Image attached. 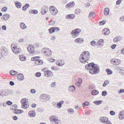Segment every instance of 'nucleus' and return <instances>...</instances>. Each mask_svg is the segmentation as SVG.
Here are the masks:
<instances>
[{
    "label": "nucleus",
    "instance_id": "1",
    "mask_svg": "<svg viewBox=\"0 0 124 124\" xmlns=\"http://www.w3.org/2000/svg\"><path fill=\"white\" fill-rule=\"evenodd\" d=\"M90 57V53L89 52L85 51L83 52L79 57L80 62L83 63H86L89 61Z\"/></svg>",
    "mask_w": 124,
    "mask_h": 124
},
{
    "label": "nucleus",
    "instance_id": "2",
    "mask_svg": "<svg viewBox=\"0 0 124 124\" xmlns=\"http://www.w3.org/2000/svg\"><path fill=\"white\" fill-rule=\"evenodd\" d=\"M92 63L93 65L92 66V68L89 70L90 73L92 74L98 73L100 71L99 66L97 64H94L93 62Z\"/></svg>",
    "mask_w": 124,
    "mask_h": 124
},
{
    "label": "nucleus",
    "instance_id": "3",
    "mask_svg": "<svg viewBox=\"0 0 124 124\" xmlns=\"http://www.w3.org/2000/svg\"><path fill=\"white\" fill-rule=\"evenodd\" d=\"M11 47L12 51L16 54H19L21 51V48H17V47L14 44H11Z\"/></svg>",
    "mask_w": 124,
    "mask_h": 124
},
{
    "label": "nucleus",
    "instance_id": "4",
    "mask_svg": "<svg viewBox=\"0 0 124 124\" xmlns=\"http://www.w3.org/2000/svg\"><path fill=\"white\" fill-rule=\"evenodd\" d=\"M81 31V30L80 29L77 28L72 31L70 33V34L73 37H77L78 35H77V34L80 33Z\"/></svg>",
    "mask_w": 124,
    "mask_h": 124
},
{
    "label": "nucleus",
    "instance_id": "5",
    "mask_svg": "<svg viewBox=\"0 0 124 124\" xmlns=\"http://www.w3.org/2000/svg\"><path fill=\"white\" fill-rule=\"evenodd\" d=\"M49 11L53 16H55L58 13V11L54 6H51L49 8Z\"/></svg>",
    "mask_w": 124,
    "mask_h": 124
},
{
    "label": "nucleus",
    "instance_id": "6",
    "mask_svg": "<svg viewBox=\"0 0 124 124\" xmlns=\"http://www.w3.org/2000/svg\"><path fill=\"white\" fill-rule=\"evenodd\" d=\"M121 62L120 60L117 59H112L111 61V64L116 65H118Z\"/></svg>",
    "mask_w": 124,
    "mask_h": 124
},
{
    "label": "nucleus",
    "instance_id": "7",
    "mask_svg": "<svg viewBox=\"0 0 124 124\" xmlns=\"http://www.w3.org/2000/svg\"><path fill=\"white\" fill-rule=\"evenodd\" d=\"M49 96L46 94H42L40 95L39 98L44 101H46L49 99Z\"/></svg>",
    "mask_w": 124,
    "mask_h": 124
},
{
    "label": "nucleus",
    "instance_id": "8",
    "mask_svg": "<svg viewBox=\"0 0 124 124\" xmlns=\"http://www.w3.org/2000/svg\"><path fill=\"white\" fill-rule=\"evenodd\" d=\"M50 120L51 121L54 122L57 124H58L59 122V120L58 119V117L55 116H51Z\"/></svg>",
    "mask_w": 124,
    "mask_h": 124
},
{
    "label": "nucleus",
    "instance_id": "9",
    "mask_svg": "<svg viewBox=\"0 0 124 124\" xmlns=\"http://www.w3.org/2000/svg\"><path fill=\"white\" fill-rule=\"evenodd\" d=\"M44 75L46 77H52L53 75V72L50 71L48 70L47 71H45L44 73Z\"/></svg>",
    "mask_w": 124,
    "mask_h": 124
},
{
    "label": "nucleus",
    "instance_id": "10",
    "mask_svg": "<svg viewBox=\"0 0 124 124\" xmlns=\"http://www.w3.org/2000/svg\"><path fill=\"white\" fill-rule=\"evenodd\" d=\"M27 50L30 53H32L34 51V46L31 45L28 46Z\"/></svg>",
    "mask_w": 124,
    "mask_h": 124
},
{
    "label": "nucleus",
    "instance_id": "11",
    "mask_svg": "<svg viewBox=\"0 0 124 124\" xmlns=\"http://www.w3.org/2000/svg\"><path fill=\"white\" fill-rule=\"evenodd\" d=\"M102 34L106 35H108L110 33L109 30L107 28L104 29L102 31Z\"/></svg>",
    "mask_w": 124,
    "mask_h": 124
},
{
    "label": "nucleus",
    "instance_id": "12",
    "mask_svg": "<svg viewBox=\"0 0 124 124\" xmlns=\"http://www.w3.org/2000/svg\"><path fill=\"white\" fill-rule=\"evenodd\" d=\"M100 119L101 122L104 123H106L108 121V118L105 116L101 117Z\"/></svg>",
    "mask_w": 124,
    "mask_h": 124
},
{
    "label": "nucleus",
    "instance_id": "13",
    "mask_svg": "<svg viewBox=\"0 0 124 124\" xmlns=\"http://www.w3.org/2000/svg\"><path fill=\"white\" fill-rule=\"evenodd\" d=\"M56 64L59 66H63L64 64V62L62 60H59L56 61Z\"/></svg>",
    "mask_w": 124,
    "mask_h": 124
},
{
    "label": "nucleus",
    "instance_id": "14",
    "mask_svg": "<svg viewBox=\"0 0 124 124\" xmlns=\"http://www.w3.org/2000/svg\"><path fill=\"white\" fill-rule=\"evenodd\" d=\"M51 30H52V31L51 32L50 31H50V33H52L54 32L55 30L58 31L60 30V28L58 27H52L49 28V31H50Z\"/></svg>",
    "mask_w": 124,
    "mask_h": 124
},
{
    "label": "nucleus",
    "instance_id": "15",
    "mask_svg": "<svg viewBox=\"0 0 124 124\" xmlns=\"http://www.w3.org/2000/svg\"><path fill=\"white\" fill-rule=\"evenodd\" d=\"M10 15L8 14H5L2 16L1 19L3 20H4L5 21L7 20L10 17Z\"/></svg>",
    "mask_w": 124,
    "mask_h": 124
},
{
    "label": "nucleus",
    "instance_id": "16",
    "mask_svg": "<svg viewBox=\"0 0 124 124\" xmlns=\"http://www.w3.org/2000/svg\"><path fill=\"white\" fill-rule=\"evenodd\" d=\"M119 118L120 119L122 120L124 118V111L119 112L118 115Z\"/></svg>",
    "mask_w": 124,
    "mask_h": 124
},
{
    "label": "nucleus",
    "instance_id": "17",
    "mask_svg": "<svg viewBox=\"0 0 124 124\" xmlns=\"http://www.w3.org/2000/svg\"><path fill=\"white\" fill-rule=\"evenodd\" d=\"M75 5V2L74 1H72L69 2L66 5L65 7L68 8L69 7H73Z\"/></svg>",
    "mask_w": 124,
    "mask_h": 124
},
{
    "label": "nucleus",
    "instance_id": "18",
    "mask_svg": "<svg viewBox=\"0 0 124 124\" xmlns=\"http://www.w3.org/2000/svg\"><path fill=\"white\" fill-rule=\"evenodd\" d=\"M74 41L77 43H82L84 42V40L82 38H78L75 40Z\"/></svg>",
    "mask_w": 124,
    "mask_h": 124
},
{
    "label": "nucleus",
    "instance_id": "19",
    "mask_svg": "<svg viewBox=\"0 0 124 124\" xmlns=\"http://www.w3.org/2000/svg\"><path fill=\"white\" fill-rule=\"evenodd\" d=\"M36 114L35 111L34 110H32L29 111L28 113V115L30 117L35 116Z\"/></svg>",
    "mask_w": 124,
    "mask_h": 124
},
{
    "label": "nucleus",
    "instance_id": "20",
    "mask_svg": "<svg viewBox=\"0 0 124 124\" xmlns=\"http://www.w3.org/2000/svg\"><path fill=\"white\" fill-rule=\"evenodd\" d=\"M18 79L20 80H23L24 79V77L23 75L21 73L18 74L17 75Z\"/></svg>",
    "mask_w": 124,
    "mask_h": 124
},
{
    "label": "nucleus",
    "instance_id": "21",
    "mask_svg": "<svg viewBox=\"0 0 124 124\" xmlns=\"http://www.w3.org/2000/svg\"><path fill=\"white\" fill-rule=\"evenodd\" d=\"M109 10L108 8H105L104 10V14L105 16L108 15L109 14Z\"/></svg>",
    "mask_w": 124,
    "mask_h": 124
},
{
    "label": "nucleus",
    "instance_id": "22",
    "mask_svg": "<svg viewBox=\"0 0 124 124\" xmlns=\"http://www.w3.org/2000/svg\"><path fill=\"white\" fill-rule=\"evenodd\" d=\"M14 3L17 8H21V7L22 4L20 2L16 1Z\"/></svg>",
    "mask_w": 124,
    "mask_h": 124
},
{
    "label": "nucleus",
    "instance_id": "23",
    "mask_svg": "<svg viewBox=\"0 0 124 124\" xmlns=\"http://www.w3.org/2000/svg\"><path fill=\"white\" fill-rule=\"evenodd\" d=\"M20 27L22 29H24L27 28V26L23 22H21L20 23Z\"/></svg>",
    "mask_w": 124,
    "mask_h": 124
},
{
    "label": "nucleus",
    "instance_id": "24",
    "mask_svg": "<svg viewBox=\"0 0 124 124\" xmlns=\"http://www.w3.org/2000/svg\"><path fill=\"white\" fill-rule=\"evenodd\" d=\"M29 105V104L28 103H23L22 104V108L25 109H26L28 108Z\"/></svg>",
    "mask_w": 124,
    "mask_h": 124
},
{
    "label": "nucleus",
    "instance_id": "25",
    "mask_svg": "<svg viewBox=\"0 0 124 124\" xmlns=\"http://www.w3.org/2000/svg\"><path fill=\"white\" fill-rule=\"evenodd\" d=\"M76 89L75 86L73 85H72L70 86L69 88V90L70 92H74Z\"/></svg>",
    "mask_w": 124,
    "mask_h": 124
},
{
    "label": "nucleus",
    "instance_id": "26",
    "mask_svg": "<svg viewBox=\"0 0 124 124\" xmlns=\"http://www.w3.org/2000/svg\"><path fill=\"white\" fill-rule=\"evenodd\" d=\"M64 103V101H59L56 104L57 107L59 108H61V107L62 105Z\"/></svg>",
    "mask_w": 124,
    "mask_h": 124
},
{
    "label": "nucleus",
    "instance_id": "27",
    "mask_svg": "<svg viewBox=\"0 0 124 124\" xmlns=\"http://www.w3.org/2000/svg\"><path fill=\"white\" fill-rule=\"evenodd\" d=\"M93 63L92 62H91L88 64H86L85 66V68L87 70H88L89 69H91L92 68V66L93 65Z\"/></svg>",
    "mask_w": 124,
    "mask_h": 124
},
{
    "label": "nucleus",
    "instance_id": "28",
    "mask_svg": "<svg viewBox=\"0 0 124 124\" xmlns=\"http://www.w3.org/2000/svg\"><path fill=\"white\" fill-rule=\"evenodd\" d=\"M104 42V40L103 39H100L97 42V45L98 46H102Z\"/></svg>",
    "mask_w": 124,
    "mask_h": 124
},
{
    "label": "nucleus",
    "instance_id": "29",
    "mask_svg": "<svg viewBox=\"0 0 124 124\" xmlns=\"http://www.w3.org/2000/svg\"><path fill=\"white\" fill-rule=\"evenodd\" d=\"M17 108V106L16 104L13 105L10 108V109L12 110L16 111Z\"/></svg>",
    "mask_w": 124,
    "mask_h": 124
},
{
    "label": "nucleus",
    "instance_id": "30",
    "mask_svg": "<svg viewBox=\"0 0 124 124\" xmlns=\"http://www.w3.org/2000/svg\"><path fill=\"white\" fill-rule=\"evenodd\" d=\"M75 17L74 15L73 14H69L67 15L66 16V19H73Z\"/></svg>",
    "mask_w": 124,
    "mask_h": 124
},
{
    "label": "nucleus",
    "instance_id": "31",
    "mask_svg": "<svg viewBox=\"0 0 124 124\" xmlns=\"http://www.w3.org/2000/svg\"><path fill=\"white\" fill-rule=\"evenodd\" d=\"M46 52H47L46 53V54H45L46 55L49 56L52 54L51 51L48 48L47 49Z\"/></svg>",
    "mask_w": 124,
    "mask_h": 124
},
{
    "label": "nucleus",
    "instance_id": "32",
    "mask_svg": "<svg viewBox=\"0 0 124 124\" xmlns=\"http://www.w3.org/2000/svg\"><path fill=\"white\" fill-rule=\"evenodd\" d=\"M30 13L33 14H37L38 13V11L35 9H31L29 11Z\"/></svg>",
    "mask_w": 124,
    "mask_h": 124
},
{
    "label": "nucleus",
    "instance_id": "33",
    "mask_svg": "<svg viewBox=\"0 0 124 124\" xmlns=\"http://www.w3.org/2000/svg\"><path fill=\"white\" fill-rule=\"evenodd\" d=\"M28 100L26 98H23L21 99V102L22 104L28 103Z\"/></svg>",
    "mask_w": 124,
    "mask_h": 124
},
{
    "label": "nucleus",
    "instance_id": "34",
    "mask_svg": "<svg viewBox=\"0 0 124 124\" xmlns=\"http://www.w3.org/2000/svg\"><path fill=\"white\" fill-rule=\"evenodd\" d=\"M99 91L96 90H94L91 91V94L93 95H96L99 93Z\"/></svg>",
    "mask_w": 124,
    "mask_h": 124
},
{
    "label": "nucleus",
    "instance_id": "35",
    "mask_svg": "<svg viewBox=\"0 0 124 124\" xmlns=\"http://www.w3.org/2000/svg\"><path fill=\"white\" fill-rule=\"evenodd\" d=\"M19 57L20 60L23 61H25L26 59V57L23 55H19Z\"/></svg>",
    "mask_w": 124,
    "mask_h": 124
},
{
    "label": "nucleus",
    "instance_id": "36",
    "mask_svg": "<svg viewBox=\"0 0 124 124\" xmlns=\"http://www.w3.org/2000/svg\"><path fill=\"white\" fill-rule=\"evenodd\" d=\"M10 73L12 75H16L17 74V72L15 71L11 70L10 71Z\"/></svg>",
    "mask_w": 124,
    "mask_h": 124
},
{
    "label": "nucleus",
    "instance_id": "37",
    "mask_svg": "<svg viewBox=\"0 0 124 124\" xmlns=\"http://www.w3.org/2000/svg\"><path fill=\"white\" fill-rule=\"evenodd\" d=\"M94 16V12L93 11H91L90 13L88 16V17L90 19H91V17Z\"/></svg>",
    "mask_w": 124,
    "mask_h": 124
},
{
    "label": "nucleus",
    "instance_id": "38",
    "mask_svg": "<svg viewBox=\"0 0 124 124\" xmlns=\"http://www.w3.org/2000/svg\"><path fill=\"white\" fill-rule=\"evenodd\" d=\"M29 6V4H26L23 7V10L25 11L26 10V9L28 8Z\"/></svg>",
    "mask_w": 124,
    "mask_h": 124
},
{
    "label": "nucleus",
    "instance_id": "39",
    "mask_svg": "<svg viewBox=\"0 0 124 124\" xmlns=\"http://www.w3.org/2000/svg\"><path fill=\"white\" fill-rule=\"evenodd\" d=\"M23 111L22 110L19 109H17V110L16 109V111H14L13 113L16 114H20L23 113Z\"/></svg>",
    "mask_w": 124,
    "mask_h": 124
},
{
    "label": "nucleus",
    "instance_id": "40",
    "mask_svg": "<svg viewBox=\"0 0 124 124\" xmlns=\"http://www.w3.org/2000/svg\"><path fill=\"white\" fill-rule=\"evenodd\" d=\"M102 102V101L101 100H99L95 101L93 102V103L96 105H98L101 104Z\"/></svg>",
    "mask_w": 124,
    "mask_h": 124
},
{
    "label": "nucleus",
    "instance_id": "41",
    "mask_svg": "<svg viewBox=\"0 0 124 124\" xmlns=\"http://www.w3.org/2000/svg\"><path fill=\"white\" fill-rule=\"evenodd\" d=\"M106 71L107 73V74L109 75L111 74L112 73V71L108 69H107L106 70Z\"/></svg>",
    "mask_w": 124,
    "mask_h": 124
},
{
    "label": "nucleus",
    "instance_id": "42",
    "mask_svg": "<svg viewBox=\"0 0 124 124\" xmlns=\"http://www.w3.org/2000/svg\"><path fill=\"white\" fill-rule=\"evenodd\" d=\"M90 45L93 46H95L97 45V43L94 40H93L90 42Z\"/></svg>",
    "mask_w": 124,
    "mask_h": 124
},
{
    "label": "nucleus",
    "instance_id": "43",
    "mask_svg": "<svg viewBox=\"0 0 124 124\" xmlns=\"http://www.w3.org/2000/svg\"><path fill=\"white\" fill-rule=\"evenodd\" d=\"M39 58H40V57L39 56L34 57L31 58V60L32 61H35L36 60H38V59H39Z\"/></svg>",
    "mask_w": 124,
    "mask_h": 124
},
{
    "label": "nucleus",
    "instance_id": "44",
    "mask_svg": "<svg viewBox=\"0 0 124 124\" xmlns=\"http://www.w3.org/2000/svg\"><path fill=\"white\" fill-rule=\"evenodd\" d=\"M90 104L88 102L86 101L85 102L82 103V105L83 107L85 106H88Z\"/></svg>",
    "mask_w": 124,
    "mask_h": 124
},
{
    "label": "nucleus",
    "instance_id": "45",
    "mask_svg": "<svg viewBox=\"0 0 124 124\" xmlns=\"http://www.w3.org/2000/svg\"><path fill=\"white\" fill-rule=\"evenodd\" d=\"M120 40V38L119 37L117 36L114 39V41L115 42H117L119 41Z\"/></svg>",
    "mask_w": 124,
    "mask_h": 124
},
{
    "label": "nucleus",
    "instance_id": "46",
    "mask_svg": "<svg viewBox=\"0 0 124 124\" xmlns=\"http://www.w3.org/2000/svg\"><path fill=\"white\" fill-rule=\"evenodd\" d=\"M81 12V10L79 8L75 10V14L78 15Z\"/></svg>",
    "mask_w": 124,
    "mask_h": 124
},
{
    "label": "nucleus",
    "instance_id": "47",
    "mask_svg": "<svg viewBox=\"0 0 124 124\" xmlns=\"http://www.w3.org/2000/svg\"><path fill=\"white\" fill-rule=\"evenodd\" d=\"M109 83L108 81L107 80L104 82V83L103 84V87H105L106 85L108 84Z\"/></svg>",
    "mask_w": 124,
    "mask_h": 124
},
{
    "label": "nucleus",
    "instance_id": "48",
    "mask_svg": "<svg viewBox=\"0 0 124 124\" xmlns=\"http://www.w3.org/2000/svg\"><path fill=\"white\" fill-rule=\"evenodd\" d=\"M68 112L69 113L71 114L74 112V111L72 108H69L68 109Z\"/></svg>",
    "mask_w": 124,
    "mask_h": 124
},
{
    "label": "nucleus",
    "instance_id": "49",
    "mask_svg": "<svg viewBox=\"0 0 124 124\" xmlns=\"http://www.w3.org/2000/svg\"><path fill=\"white\" fill-rule=\"evenodd\" d=\"M47 49V48H45L42 50V52L43 54L45 53L46 54V53L47 52H46V50Z\"/></svg>",
    "mask_w": 124,
    "mask_h": 124
},
{
    "label": "nucleus",
    "instance_id": "50",
    "mask_svg": "<svg viewBox=\"0 0 124 124\" xmlns=\"http://www.w3.org/2000/svg\"><path fill=\"white\" fill-rule=\"evenodd\" d=\"M41 75V73L40 72H37L36 73L35 76L37 77H40Z\"/></svg>",
    "mask_w": 124,
    "mask_h": 124
},
{
    "label": "nucleus",
    "instance_id": "51",
    "mask_svg": "<svg viewBox=\"0 0 124 124\" xmlns=\"http://www.w3.org/2000/svg\"><path fill=\"white\" fill-rule=\"evenodd\" d=\"M107 94V92L106 91H104L102 92L101 93L102 95L103 96H105Z\"/></svg>",
    "mask_w": 124,
    "mask_h": 124
},
{
    "label": "nucleus",
    "instance_id": "52",
    "mask_svg": "<svg viewBox=\"0 0 124 124\" xmlns=\"http://www.w3.org/2000/svg\"><path fill=\"white\" fill-rule=\"evenodd\" d=\"M7 7H4L2 8L1 10L2 11L5 12L7 11Z\"/></svg>",
    "mask_w": 124,
    "mask_h": 124
},
{
    "label": "nucleus",
    "instance_id": "53",
    "mask_svg": "<svg viewBox=\"0 0 124 124\" xmlns=\"http://www.w3.org/2000/svg\"><path fill=\"white\" fill-rule=\"evenodd\" d=\"M42 10H45L46 11V12H47V11L48 10V8L47 7H44L41 9Z\"/></svg>",
    "mask_w": 124,
    "mask_h": 124
},
{
    "label": "nucleus",
    "instance_id": "54",
    "mask_svg": "<svg viewBox=\"0 0 124 124\" xmlns=\"http://www.w3.org/2000/svg\"><path fill=\"white\" fill-rule=\"evenodd\" d=\"M12 102L10 101H7L6 102V104L9 105H10L12 104Z\"/></svg>",
    "mask_w": 124,
    "mask_h": 124
},
{
    "label": "nucleus",
    "instance_id": "55",
    "mask_svg": "<svg viewBox=\"0 0 124 124\" xmlns=\"http://www.w3.org/2000/svg\"><path fill=\"white\" fill-rule=\"evenodd\" d=\"M55 23V22L54 21H51L49 23V25H53Z\"/></svg>",
    "mask_w": 124,
    "mask_h": 124
},
{
    "label": "nucleus",
    "instance_id": "56",
    "mask_svg": "<svg viewBox=\"0 0 124 124\" xmlns=\"http://www.w3.org/2000/svg\"><path fill=\"white\" fill-rule=\"evenodd\" d=\"M47 12L45 10H41V13L42 15H44Z\"/></svg>",
    "mask_w": 124,
    "mask_h": 124
},
{
    "label": "nucleus",
    "instance_id": "57",
    "mask_svg": "<svg viewBox=\"0 0 124 124\" xmlns=\"http://www.w3.org/2000/svg\"><path fill=\"white\" fill-rule=\"evenodd\" d=\"M82 82V79L81 78H79L78 79V82H79L80 84H81Z\"/></svg>",
    "mask_w": 124,
    "mask_h": 124
},
{
    "label": "nucleus",
    "instance_id": "58",
    "mask_svg": "<svg viewBox=\"0 0 124 124\" xmlns=\"http://www.w3.org/2000/svg\"><path fill=\"white\" fill-rule=\"evenodd\" d=\"M122 0H118L116 1V4L117 5H119L121 3Z\"/></svg>",
    "mask_w": 124,
    "mask_h": 124
},
{
    "label": "nucleus",
    "instance_id": "59",
    "mask_svg": "<svg viewBox=\"0 0 124 124\" xmlns=\"http://www.w3.org/2000/svg\"><path fill=\"white\" fill-rule=\"evenodd\" d=\"M36 92V91L34 89H31L30 91L31 92V93L33 94L34 93H35Z\"/></svg>",
    "mask_w": 124,
    "mask_h": 124
},
{
    "label": "nucleus",
    "instance_id": "60",
    "mask_svg": "<svg viewBox=\"0 0 124 124\" xmlns=\"http://www.w3.org/2000/svg\"><path fill=\"white\" fill-rule=\"evenodd\" d=\"M56 83L55 82H53L51 85V86L52 87H54L56 85Z\"/></svg>",
    "mask_w": 124,
    "mask_h": 124
},
{
    "label": "nucleus",
    "instance_id": "61",
    "mask_svg": "<svg viewBox=\"0 0 124 124\" xmlns=\"http://www.w3.org/2000/svg\"><path fill=\"white\" fill-rule=\"evenodd\" d=\"M9 93V92L8 91H7L5 93L3 92V95H4V96H7L8 94Z\"/></svg>",
    "mask_w": 124,
    "mask_h": 124
},
{
    "label": "nucleus",
    "instance_id": "62",
    "mask_svg": "<svg viewBox=\"0 0 124 124\" xmlns=\"http://www.w3.org/2000/svg\"><path fill=\"white\" fill-rule=\"evenodd\" d=\"M38 60L39 61V65H41L43 63V62L42 60H39V59Z\"/></svg>",
    "mask_w": 124,
    "mask_h": 124
},
{
    "label": "nucleus",
    "instance_id": "63",
    "mask_svg": "<svg viewBox=\"0 0 124 124\" xmlns=\"http://www.w3.org/2000/svg\"><path fill=\"white\" fill-rule=\"evenodd\" d=\"M124 92V89H121L118 92L119 93H122Z\"/></svg>",
    "mask_w": 124,
    "mask_h": 124
},
{
    "label": "nucleus",
    "instance_id": "64",
    "mask_svg": "<svg viewBox=\"0 0 124 124\" xmlns=\"http://www.w3.org/2000/svg\"><path fill=\"white\" fill-rule=\"evenodd\" d=\"M116 46V45L115 44H113L111 46V48L113 49H114Z\"/></svg>",
    "mask_w": 124,
    "mask_h": 124
}]
</instances>
